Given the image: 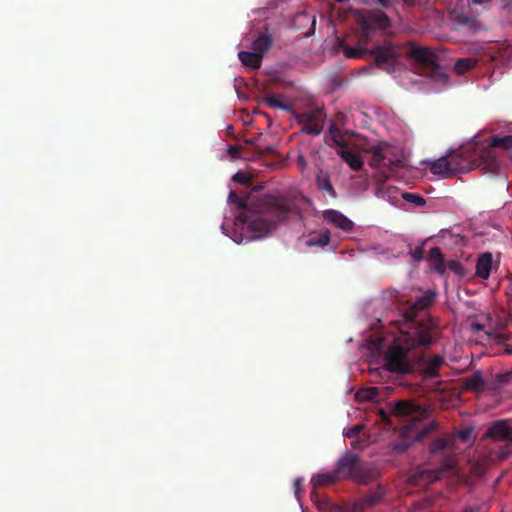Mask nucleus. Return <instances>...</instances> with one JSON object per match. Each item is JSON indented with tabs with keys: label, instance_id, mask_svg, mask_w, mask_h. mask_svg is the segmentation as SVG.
<instances>
[{
	"label": "nucleus",
	"instance_id": "nucleus-35",
	"mask_svg": "<svg viewBox=\"0 0 512 512\" xmlns=\"http://www.w3.org/2000/svg\"><path fill=\"white\" fill-rule=\"evenodd\" d=\"M446 268L460 276L464 275L465 272L464 266L457 260L449 261Z\"/></svg>",
	"mask_w": 512,
	"mask_h": 512
},
{
	"label": "nucleus",
	"instance_id": "nucleus-29",
	"mask_svg": "<svg viewBox=\"0 0 512 512\" xmlns=\"http://www.w3.org/2000/svg\"><path fill=\"white\" fill-rule=\"evenodd\" d=\"M310 498L319 510L326 512L330 508L331 504H330L329 500L325 496L320 495L316 491V489H314L310 493Z\"/></svg>",
	"mask_w": 512,
	"mask_h": 512
},
{
	"label": "nucleus",
	"instance_id": "nucleus-8",
	"mask_svg": "<svg viewBox=\"0 0 512 512\" xmlns=\"http://www.w3.org/2000/svg\"><path fill=\"white\" fill-rule=\"evenodd\" d=\"M292 115L301 125V133L313 136L320 135L324 128L326 113L323 107L310 106L302 111H292Z\"/></svg>",
	"mask_w": 512,
	"mask_h": 512
},
{
	"label": "nucleus",
	"instance_id": "nucleus-40",
	"mask_svg": "<svg viewBox=\"0 0 512 512\" xmlns=\"http://www.w3.org/2000/svg\"><path fill=\"white\" fill-rule=\"evenodd\" d=\"M228 155L233 158L237 159L240 158L241 149L239 146L236 145H230L227 150Z\"/></svg>",
	"mask_w": 512,
	"mask_h": 512
},
{
	"label": "nucleus",
	"instance_id": "nucleus-10",
	"mask_svg": "<svg viewBox=\"0 0 512 512\" xmlns=\"http://www.w3.org/2000/svg\"><path fill=\"white\" fill-rule=\"evenodd\" d=\"M401 54V48L390 42L384 43L383 45H376L370 50V55L374 56L377 67L388 72L394 70L397 58L400 57Z\"/></svg>",
	"mask_w": 512,
	"mask_h": 512
},
{
	"label": "nucleus",
	"instance_id": "nucleus-1",
	"mask_svg": "<svg viewBox=\"0 0 512 512\" xmlns=\"http://www.w3.org/2000/svg\"><path fill=\"white\" fill-rule=\"evenodd\" d=\"M228 200L240 209L236 215L235 225L247 240L264 236L274 229L277 223L297 211L295 202L285 196L240 198L235 191H230Z\"/></svg>",
	"mask_w": 512,
	"mask_h": 512
},
{
	"label": "nucleus",
	"instance_id": "nucleus-20",
	"mask_svg": "<svg viewBox=\"0 0 512 512\" xmlns=\"http://www.w3.org/2000/svg\"><path fill=\"white\" fill-rule=\"evenodd\" d=\"M430 266L439 274L443 275L446 271L443 254L438 247H433L427 256Z\"/></svg>",
	"mask_w": 512,
	"mask_h": 512
},
{
	"label": "nucleus",
	"instance_id": "nucleus-36",
	"mask_svg": "<svg viewBox=\"0 0 512 512\" xmlns=\"http://www.w3.org/2000/svg\"><path fill=\"white\" fill-rule=\"evenodd\" d=\"M363 427L364 426L362 424L354 425V426L344 430L343 434L345 437H347L349 439L356 438L363 430Z\"/></svg>",
	"mask_w": 512,
	"mask_h": 512
},
{
	"label": "nucleus",
	"instance_id": "nucleus-38",
	"mask_svg": "<svg viewBox=\"0 0 512 512\" xmlns=\"http://www.w3.org/2000/svg\"><path fill=\"white\" fill-rule=\"evenodd\" d=\"M456 23L462 26L472 27L475 23V19L461 14L457 16Z\"/></svg>",
	"mask_w": 512,
	"mask_h": 512
},
{
	"label": "nucleus",
	"instance_id": "nucleus-47",
	"mask_svg": "<svg viewBox=\"0 0 512 512\" xmlns=\"http://www.w3.org/2000/svg\"><path fill=\"white\" fill-rule=\"evenodd\" d=\"M462 512H479L478 507H466Z\"/></svg>",
	"mask_w": 512,
	"mask_h": 512
},
{
	"label": "nucleus",
	"instance_id": "nucleus-6",
	"mask_svg": "<svg viewBox=\"0 0 512 512\" xmlns=\"http://www.w3.org/2000/svg\"><path fill=\"white\" fill-rule=\"evenodd\" d=\"M408 56L421 68L424 75L441 88L449 85V76L437 62V55L427 47H411Z\"/></svg>",
	"mask_w": 512,
	"mask_h": 512
},
{
	"label": "nucleus",
	"instance_id": "nucleus-14",
	"mask_svg": "<svg viewBox=\"0 0 512 512\" xmlns=\"http://www.w3.org/2000/svg\"><path fill=\"white\" fill-rule=\"evenodd\" d=\"M386 490L383 486H378L373 490H370L363 497L356 499L351 504V512H365L366 510L373 508L384 501Z\"/></svg>",
	"mask_w": 512,
	"mask_h": 512
},
{
	"label": "nucleus",
	"instance_id": "nucleus-13",
	"mask_svg": "<svg viewBox=\"0 0 512 512\" xmlns=\"http://www.w3.org/2000/svg\"><path fill=\"white\" fill-rule=\"evenodd\" d=\"M434 299L435 293L432 291H427L423 295L418 297L404 313V317L408 322L406 327H408L412 323L424 321L427 319L431 320L437 326V324L430 317L417 318L418 313L431 306Z\"/></svg>",
	"mask_w": 512,
	"mask_h": 512
},
{
	"label": "nucleus",
	"instance_id": "nucleus-31",
	"mask_svg": "<svg viewBox=\"0 0 512 512\" xmlns=\"http://www.w3.org/2000/svg\"><path fill=\"white\" fill-rule=\"evenodd\" d=\"M330 242V233L328 231L321 232L317 236L311 238L307 244L309 246L325 247Z\"/></svg>",
	"mask_w": 512,
	"mask_h": 512
},
{
	"label": "nucleus",
	"instance_id": "nucleus-28",
	"mask_svg": "<svg viewBox=\"0 0 512 512\" xmlns=\"http://www.w3.org/2000/svg\"><path fill=\"white\" fill-rule=\"evenodd\" d=\"M484 384L483 377L479 372H475L465 380V388L469 391H482Z\"/></svg>",
	"mask_w": 512,
	"mask_h": 512
},
{
	"label": "nucleus",
	"instance_id": "nucleus-18",
	"mask_svg": "<svg viewBox=\"0 0 512 512\" xmlns=\"http://www.w3.org/2000/svg\"><path fill=\"white\" fill-rule=\"evenodd\" d=\"M316 185L320 192L332 199L337 197L328 172L320 170L316 175Z\"/></svg>",
	"mask_w": 512,
	"mask_h": 512
},
{
	"label": "nucleus",
	"instance_id": "nucleus-24",
	"mask_svg": "<svg viewBox=\"0 0 512 512\" xmlns=\"http://www.w3.org/2000/svg\"><path fill=\"white\" fill-rule=\"evenodd\" d=\"M339 479L335 470L325 473H319L312 477L311 484L314 489L318 487L328 486L334 484Z\"/></svg>",
	"mask_w": 512,
	"mask_h": 512
},
{
	"label": "nucleus",
	"instance_id": "nucleus-2",
	"mask_svg": "<svg viewBox=\"0 0 512 512\" xmlns=\"http://www.w3.org/2000/svg\"><path fill=\"white\" fill-rule=\"evenodd\" d=\"M440 337L438 326L431 320L412 323L401 329L384 355V368L395 374H409L414 371V360L408 353L416 349H427Z\"/></svg>",
	"mask_w": 512,
	"mask_h": 512
},
{
	"label": "nucleus",
	"instance_id": "nucleus-49",
	"mask_svg": "<svg viewBox=\"0 0 512 512\" xmlns=\"http://www.w3.org/2000/svg\"><path fill=\"white\" fill-rule=\"evenodd\" d=\"M504 351L506 354L512 355V345H506Z\"/></svg>",
	"mask_w": 512,
	"mask_h": 512
},
{
	"label": "nucleus",
	"instance_id": "nucleus-17",
	"mask_svg": "<svg viewBox=\"0 0 512 512\" xmlns=\"http://www.w3.org/2000/svg\"><path fill=\"white\" fill-rule=\"evenodd\" d=\"M484 437L495 440H506L511 437V429L504 421H496L485 432Z\"/></svg>",
	"mask_w": 512,
	"mask_h": 512
},
{
	"label": "nucleus",
	"instance_id": "nucleus-27",
	"mask_svg": "<svg viewBox=\"0 0 512 512\" xmlns=\"http://www.w3.org/2000/svg\"><path fill=\"white\" fill-rule=\"evenodd\" d=\"M454 446V436L447 438H436L429 444V451L431 454L443 452L444 450H452Z\"/></svg>",
	"mask_w": 512,
	"mask_h": 512
},
{
	"label": "nucleus",
	"instance_id": "nucleus-19",
	"mask_svg": "<svg viewBox=\"0 0 512 512\" xmlns=\"http://www.w3.org/2000/svg\"><path fill=\"white\" fill-rule=\"evenodd\" d=\"M492 264H493V256L490 252L483 253L477 260L476 263V276H478L481 279H488L491 270H492Z\"/></svg>",
	"mask_w": 512,
	"mask_h": 512
},
{
	"label": "nucleus",
	"instance_id": "nucleus-50",
	"mask_svg": "<svg viewBox=\"0 0 512 512\" xmlns=\"http://www.w3.org/2000/svg\"><path fill=\"white\" fill-rule=\"evenodd\" d=\"M296 18L297 19L304 18V19L309 20V17H308V15L306 13H299V14L296 15Z\"/></svg>",
	"mask_w": 512,
	"mask_h": 512
},
{
	"label": "nucleus",
	"instance_id": "nucleus-52",
	"mask_svg": "<svg viewBox=\"0 0 512 512\" xmlns=\"http://www.w3.org/2000/svg\"><path fill=\"white\" fill-rule=\"evenodd\" d=\"M352 447H356V443L354 441L351 442Z\"/></svg>",
	"mask_w": 512,
	"mask_h": 512
},
{
	"label": "nucleus",
	"instance_id": "nucleus-12",
	"mask_svg": "<svg viewBox=\"0 0 512 512\" xmlns=\"http://www.w3.org/2000/svg\"><path fill=\"white\" fill-rule=\"evenodd\" d=\"M444 361V357L441 355L420 354L414 359V370H418L423 380L436 378L440 376L439 370Z\"/></svg>",
	"mask_w": 512,
	"mask_h": 512
},
{
	"label": "nucleus",
	"instance_id": "nucleus-26",
	"mask_svg": "<svg viewBox=\"0 0 512 512\" xmlns=\"http://www.w3.org/2000/svg\"><path fill=\"white\" fill-rule=\"evenodd\" d=\"M263 102L271 108L281 109L284 111H293L292 106L283 100L280 94H268L263 98Z\"/></svg>",
	"mask_w": 512,
	"mask_h": 512
},
{
	"label": "nucleus",
	"instance_id": "nucleus-9",
	"mask_svg": "<svg viewBox=\"0 0 512 512\" xmlns=\"http://www.w3.org/2000/svg\"><path fill=\"white\" fill-rule=\"evenodd\" d=\"M390 415L406 418L409 422L417 423L424 419L426 410L413 401L402 400L391 404L389 413L384 410L379 411L381 421L385 424H390Z\"/></svg>",
	"mask_w": 512,
	"mask_h": 512
},
{
	"label": "nucleus",
	"instance_id": "nucleus-23",
	"mask_svg": "<svg viewBox=\"0 0 512 512\" xmlns=\"http://www.w3.org/2000/svg\"><path fill=\"white\" fill-rule=\"evenodd\" d=\"M338 154L342 158V160L349 165V167L352 170H361L363 166V160L359 154L355 153L354 151L346 149H340L338 151Z\"/></svg>",
	"mask_w": 512,
	"mask_h": 512
},
{
	"label": "nucleus",
	"instance_id": "nucleus-15",
	"mask_svg": "<svg viewBox=\"0 0 512 512\" xmlns=\"http://www.w3.org/2000/svg\"><path fill=\"white\" fill-rule=\"evenodd\" d=\"M323 219L327 223H330L345 232L351 231L354 226L353 222L350 219H348L341 212L333 209L325 210L323 212Z\"/></svg>",
	"mask_w": 512,
	"mask_h": 512
},
{
	"label": "nucleus",
	"instance_id": "nucleus-4",
	"mask_svg": "<svg viewBox=\"0 0 512 512\" xmlns=\"http://www.w3.org/2000/svg\"><path fill=\"white\" fill-rule=\"evenodd\" d=\"M469 144L473 150L472 156L475 158L477 168L486 174L496 175L503 167L504 161L495 148L512 150V135L492 136L484 140H474Z\"/></svg>",
	"mask_w": 512,
	"mask_h": 512
},
{
	"label": "nucleus",
	"instance_id": "nucleus-43",
	"mask_svg": "<svg viewBox=\"0 0 512 512\" xmlns=\"http://www.w3.org/2000/svg\"><path fill=\"white\" fill-rule=\"evenodd\" d=\"M341 130L339 129V127L337 126L336 123L332 122L331 125L329 126V129H328V134L325 136L326 139H329L331 136H333L334 134L340 132Z\"/></svg>",
	"mask_w": 512,
	"mask_h": 512
},
{
	"label": "nucleus",
	"instance_id": "nucleus-45",
	"mask_svg": "<svg viewBox=\"0 0 512 512\" xmlns=\"http://www.w3.org/2000/svg\"><path fill=\"white\" fill-rule=\"evenodd\" d=\"M234 179L236 181L240 182V183H245L246 182V177L243 174H241V173L235 174Z\"/></svg>",
	"mask_w": 512,
	"mask_h": 512
},
{
	"label": "nucleus",
	"instance_id": "nucleus-30",
	"mask_svg": "<svg viewBox=\"0 0 512 512\" xmlns=\"http://www.w3.org/2000/svg\"><path fill=\"white\" fill-rule=\"evenodd\" d=\"M477 61L473 58H460L455 62V71L458 74H463L476 65Z\"/></svg>",
	"mask_w": 512,
	"mask_h": 512
},
{
	"label": "nucleus",
	"instance_id": "nucleus-32",
	"mask_svg": "<svg viewBox=\"0 0 512 512\" xmlns=\"http://www.w3.org/2000/svg\"><path fill=\"white\" fill-rule=\"evenodd\" d=\"M358 395L362 400L377 401L380 393L377 387H368L359 392Z\"/></svg>",
	"mask_w": 512,
	"mask_h": 512
},
{
	"label": "nucleus",
	"instance_id": "nucleus-3",
	"mask_svg": "<svg viewBox=\"0 0 512 512\" xmlns=\"http://www.w3.org/2000/svg\"><path fill=\"white\" fill-rule=\"evenodd\" d=\"M390 24L389 17L380 9L369 10L359 15L358 45L345 47L344 55L347 58L360 59L370 54V50L365 46L372 42L379 32L386 31Z\"/></svg>",
	"mask_w": 512,
	"mask_h": 512
},
{
	"label": "nucleus",
	"instance_id": "nucleus-46",
	"mask_svg": "<svg viewBox=\"0 0 512 512\" xmlns=\"http://www.w3.org/2000/svg\"><path fill=\"white\" fill-rule=\"evenodd\" d=\"M377 3H379L381 6L383 7H387L390 5L391 1L390 0H376Z\"/></svg>",
	"mask_w": 512,
	"mask_h": 512
},
{
	"label": "nucleus",
	"instance_id": "nucleus-34",
	"mask_svg": "<svg viewBox=\"0 0 512 512\" xmlns=\"http://www.w3.org/2000/svg\"><path fill=\"white\" fill-rule=\"evenodd\" d=\"M435 426L436 425L434 422L425 426L423 429H421L415 434L413 441H422L428 434H430L435 429Z\"/></svg>",
	"mask_w": 512,
	"mask_h": 512
},
{
	"label": "nucleus",
	"instance_id": "nucleus-25",
	"mask_svg": "<svg viewBox=\"0 0 512 512\" xmlns=\"http://www.w3.org/2000/svg\"><path fill=\"white\" fill-rule=\"evenodd\" d=\"M273 43V37L268 32V28L265 31L261 32L258 37L253 41L252 48L254 51L263 53L267 51Z\"/></svg>",
	"mask_w": 512,
	"mask_h": 512
},
{
	"label": "nucleus",
	"instance_id": "nucleus-53",
	"mask_svg": "<svg viewBox=\"0 0 512 512\" xmlns=\"http://www.w3.org/2000/svg\"><path fill=\"white\" fill-rule=\"evenodd\" d=\"M267 151H268V152H272V151H273V149H272L271 147H268V148H267Z\"/></svg>",
	"mask_w": 512,
	"mask_h": 512
},
{
	"label": "nucleus",
	"instance_id": "nucleus-54",
	"mask_svg": "<svg viewBox=\"0 0 512 512\" xmlns=\"http://www.w3.org/2000/svg\"><path fill=\"white\" fill-rule=\"evenodd\" d=\"M451 467V464L450 463H447L446 464V468H450Z\"/></svg>",
	"mask_w": 512,
	"mask_h": 512
},
{
	"label": "nucleus",
	"instance_id": "nucleus-41",
	"mask_svg": "<svg viewBox=\"0 0 512 512\" xmlns=\"http://www.w3.org/2000/svg\"><path fill=\"white\" fill-rule=\"evenodd\" d=\"M411 255L415 261H420L424 258V249L423 247L419 246L416 247L414 250L411 251Z\"/></svg>",
	"mask_w": 512,
	"mask_h": 512
},
{
	"label": "nucleus",
	"instance_id": "nucleus-22",
	"mask_svg": "<svg viewBox=\"0 0 512 512\" xmlns=\"http://www.w3.org/2000/svg\"><path fill=\"white\" fill-rule=\"evenodd\" d=\"M239 60L241 63L249 68L258 69L261 67L263 56L261 53L256 51L248 52V51H240L238 53Z\"/></svg>",
	"mask_w": 512,
	"mask_h": 512
},
{
	"label": "nucleus",
	"instance_id": "nucleus-21",
	"mask_svg": "<svg viewBox=\"0 0 512 512\" xmlns=\"http://www.w3.org/2000/svg\"><path fill=\"white\" fill-rule=\"evenodd\" d=\"M414 425L415 423L411 422L410 424L402 427L401 435L403 439L392 444V450L395 453L403 454L408 450L409 446L411 445V441H408L407 438L411 436V431Z\"/></svg>",
	"mask_w": 512,
	"mask_h": 512
},
{
	"label": "nucleus",
	"instance_id": "nucleus-42",
	"mask_svg": "<svg viewBox=\"0 0 512 512\" xmlns=\"http://www.w3.org/2000/svg\"><path fill=\"white\" fill-rule=\"evenodd\" d=\"M302 483H303V478L302 477H299V478L295 479V481L293 483L294 492H295V495L297 497H299V494L302 491Z\"/></svg>",
	"mask_w": 512,
	"mask_h": 512
},
{
	"label": "nucleus",
	"instance_id": "nucleus-39",
	"mask_svg": "<svg viewBox=\"0 0 512 512\" xmlns=\"http://www.w3.org/2000/svg\"><path fill=\"white\" fill-rule=\"evenodd\" d=\"M471 433H472V429L467 427V428L458 430L456 434H457V437L462 442H468L471 437Z\"/></svg>",
	"mask_w": 512,
	"mask_h": 512
},
{
	"label": "nucleus",
	"instance_id": "nucleus-51",
	"mask_svg": "<svg viewBox=\"0 0 512 512\" xmlns=\"http://www.w3.org/2000/svg\"><path fill=\"white\" fill-rule=\"evenodd\" d=\"M246 143L250 144V145H255V140L254 139H248V140H246Z\"/></svg>",
	"mask_w": 512,
	"mask_h": 512
},
{
	"label": "nucleus",
	"instance_id": "nucleus-5",
	"mask_svg": "<svg viewBox=\"0 0 512 512\" xmlns=\"http://www.w3.org/2000/svg\"><path fill=\"white\" fill-rule=\"evenodd\" d=\"M470 144H466L457 151L441 157L430 165L431 173L443 177L452 176L457 173H467L475 168L476 161L472 156Z\"/></svg>",
	"mask_w": 512,
	"mask_h": 512
},
{
	"label": "nucleus",
	"instance_id": "nucleus-7",
	"mask_svg": "<svg viewBox=\"0 0 512 512\" xmlns=\"http://www.w3.org/2000/svg\"><path fill=\"white\" fill-rule=\"evenodd\" d=\"M371 157L369 165L379 169L384 177H390V173L404 166V161L398 156L394 147L386 142L370 148Z\"/></svg>",
	"mask_w": 512,
	"mask_h": 512
},
{
	"label": "nucleus",
	"instance_id": "nucleus-48",
	"mask_svg": "<svg viewBox=\"0 0 512 512\" xmlns=\"http://www.w3.org/2000/svg\"><path fill=\"white\" fill-rule=\"evenodd\" d=\"M403 2L407 5V6H415L416 5V2L417 0H403Z\"/></svg>",
	"mask_w": 512,
	"mask_h": 512
},
{
	"label": "nucleus",
	"instance_id": "nucleus-44",
	"mask_svg": "<svg viewBox=\"0 0 512 512\" xmlns=\"http://www.w3.org/2000/svg\"><path fill=\"white\" fill-rule=\"evenodd\" d=\"M510 376H511V373L500 374V375H498V381L500 383H504L510 378Z\"/></svg>",
	"mask_w": 512,
	"mask_h": 512
},
{
	"label": "nucleus",
	"instance_id": "nucleus-55",
	"mask_svg": "<svg viewBox=\"0 0 512 512\" xmlns=\"http://www.w3.org/2000/svg\"><path fill=\"white\" fill-rule=\"evenodd\" d=\"M337 2H343L344 0H336Z\"/></svg>",
	"mask_w": 512,
	"mask_h": 512
},
{
	"label": "nucleus",
	"instance_id": "nucleus-16",
	"mask_svg": "<svg viewBox=\"0 0 512 512\" xmlns=\"http://www.w3.org/2000/svg\"><path fill=\"white\" fill-rule=\"evenodd\" d=\"M375 195L392 204L398 203L399 197L401 196L398 188L388 185L385 182H381L376 186Z\"/></svg>",
	"mask_w": 512,
	"mask_h": 512
},
{
	"label": "nucleus",
	"instance_id": "nucleus-33",
	"mask_svg": "<svg viewBox=\"0 0 512 512\" xmlns=\"http://www.w3.org/2000/svg\"><path fill=\"white\" fill-rule=\"evenodd\" d=\"M401 197L407 202H410L417 207L424 206L426 203V200L421 195L416 193L404 192L401 193Z\"/></svg>",
	"mask_w": 512,
	"mask_h": 512
},
{
	"label": "nucleus",
	"instance_id": "nucleus-11",
	"mask_svg": "<svg viewBox=\"0 0 512 512\" xmlns=\"http://www.w3.org/2000/svg\"><path fill=\"white\" fill-rule=\"evenodd\" d=\"M359 456L352 452H345L338 460L335 471L339 478L351 479L362 482L363 477L360 471Z\"/></svg>",
	"mask_w": 512,
	"mask_h": 512
},
{
	"label": "nucleus",
	"instance_id": "nucleus-37",
	"mask_svg": "<svg viewBox=\"0 0 512 512\" xmlns=\"http://www.w3.org/2000/svg\"><path fill=\"white\" fill-rule=\"evenodd\" d=\"M329 139L333 142V144H335L336 146H338L342 149L346 146V140L341 131L334 134Z\"/></svg>",
	"mask_w": 512,
	"mask_h": 512
}]
</instances>
